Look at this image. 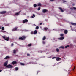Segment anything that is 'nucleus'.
Here are the masks:
<instances>
[{
	"label": "nucleus",
	"mask_w": 76,
	"mask_h": 76,
	"mask_svg": "<svg viewBox=\"0 0 76 76\" xmlns=\"http://www.w3.org/2000/svg\"><path fill=\"white\" fill-rule=\"evenodd\" d=\"M34 7H37V5L36 4H34Z\"/></svg>",
	"instance_id": "nucleus-33"
},
{
	"label": "nucleus",
	"mask_w": 76,
	"mask_h": 76,
	"mask_svg": "<svg viewBox=\"0 0 76 76\" xmlns=\"http://www.w3.org/2000/svg\"><path fill=\"white\" fill-rule=\"evenodd\" d=\"M22 37H20L19 38V40H22V41L24 40V39H25V38H26V37L24 36H22Z\"/></svg>",
	"instance_id": "nucleus-2"
},
{
	"label": "nucleus",
	"mask_w": 76,
	"mask_h": 76,
	"mask_svg": "<svg viewBox=\"0 0 76 76\" xmlns=\"http://www.w3.org/2000/svg\"><path fill=\"white\" fill-rule=\"evenodd\" d=\"M42 43L43 44H45V43L44 41L42 42Z\"/></svg>",
	"instance_id": "nucleus-37"
},
{
	"label": "nucleus",
	"mask_w": 76,
	"mask_h": 76,
	"mask_svg": "<svg viewBox=\"0 0 76 76\" xmlns=\"http://www.w3.org/2000/svg\"><path fill=\"white\" fill-rule=\"evenodd\" d=\"M72 5H73V6H74V5H73V4H72Z\"/></svg>",
	"instance_id": "nucleus-47"
},
{
	"label": "nucleus",
	"mask_w": 76,
	"mask_h": 76,
	"mask_svg": "<svg viewBox=\"0 0 76 76\" xmlns=\"http://www.w3.org/2000/svg\"><path fill=\"white\" fill-rule=\"evenodd\" d=\"M70 45H68L67 46H65V48H67V47H69Z\"/></svg>",
	"instance_id": "nucleus-24"
},
{
	"label": "nucleus",
	"mask_w": 76,
	"mask_h": 76,
	"mask_svg": "<svg viewBox=\"0 0 76 76\" xmlns=\"http://www.w3.org/2000/svg\"><path fill=\"white\" fill-rule=\"evenodd\" d=\"M15 70H18V67H16L15 68Z\"/></svg>",
	"instance_id": "nucleus-31"
},
{
	"label": "nucleus",
	"mask_w": 76,
	"mask_h": 76,
	"mask_svg": "<svg viewBox=\"0 0 76 76\" xmlns=\"http://www.w3.org/2000/svg\"><path fill=\"white\" fill-rule=\"evenodd\" d=\"M67 32H68L67 30H65L64 31V34H67Z\"/></svg>",
	"instance_id": "nucleus-17"
},
{
	"label": "nucleus",
	"mask_w": 76,
	"mask_h": 76,
	"mask_svg": "<svg viewBox=\"0 0 76 76\" xmlns=\"http://www.w3.org/2000/svg\"><path fill=\"white\" fill-rule=\"evenodd\" d=\"M34 34V33L33 31H31V35H32V34Z\"/></svg>",
	"instance_id": "nucleus-32"
},
{
	"label": "nucleus",
	"mask_w": 76,
	"mask_h": 76,
	"mask_svg": "<svg viewBox=\"0 0 76 76\" xmlns=\"http://www.w3.org/2000/svg\"><path fill=\"white\" fill-rule=\"evenodd\" d=\"M63 1V3H65V2H66V1Z\"/></svg>",
	"instance_id": "nucleus-39"
},
{
	"label": "nucleus",
	"mask_w": 76,
	"mask_h": 76,
	"mask_svg": "<svg viewBox=\"0 0 76 76\" xmlns=\"http://www.w3.org/2000/svg\"><path fill=\"white\" fill-rule=\"evenodd\" d=\"M6 67H7V68H8V69H11V68H12L13 66L12 65L9 64L8 65H7L6 66Z\"/></svg>",
	"instance_id": "nucleus-3"
},
{
	"label": "nucleus",
	"mask_w": 76,
	"mask_h": 76,
	"mask_svg": "<svg viewBox=\"0 0 76 76\" xmlns=\"http://www.w3.org/2000/svg\"><path fill=\"white\" fill-rule=\"evenodd\" d=\"M47 28H44V30L45 31H47Z\"/></svg>",
	"instance_id": "nucleus-23"
},
{
	"label": "nucleus",
	"mask_w": 76,
	"mask_h": 76,
	"mask_svg": "<svg viewBox=\"0 0 76 76\" xmlns=\"http://www.w3.org/2000/svg\"><path fill=\"white\" fill-rule=\"evenodd\" d=\"M8 64V61H6L5 62L4 64V66H7V65Z\"/></svg>",
	"instance_id": "nucleus-4"
},
{
	"label": "nucleus",
	"mask_w": 76,
	"mask_h": 76,
	"mask_svg": "<svg viewBox=\"0 0 76 76\" xmlns=\"http://www.w3.org/2000/svg\"><path fill=\"white\" fill-rule=\"evenodd\" d=\"M46 39V37H45V36H44L42 38V40H43V41L45 40V39Z\"/></svg>",
	"instance_id": "nucleus-19"
},
{
	"label": "nucleus",
	"mask_w": 76,
	"mask_h": 76,
	"mask_svg": "<svg viewBox=\"0 0 76 76\" xmlns=\"http://www.w3.org/2000/svg\"><path fill=\"white\" fill-rule=\"evenodd\" d=\"M39 28V27L38 26H37L36 27V29H38Z\"/></svg>",
	"instance_id": "nucleus-27"
},
{
	"label": "nucleus",
	"mask_w": 76,
	"mask_h": 76,
	"mask_svg": "<svg viewBox=\"0 0 76 76\" xmlns=\"http://www.w3.org/2000/svg\"><path fill=\"white\" fill-rule=\"evenodd\" d=\"M57 57H53L52 58V59H54V58H56Z\"/></svg>",
	"instance_id": "nucleus-34"
},
{
	"label": "nucleus",
	"mask_w": 76,
	"mask_h": 76,
	"mask_svg": "<svg viewBox=\"0 0 76 76\" xmlns=\"http://www.w3.org/2000/svg\"><path fill=\"white\" fill-rule=\"evenodd\" d=\"M70 9L71 10H73V9L74 10H76V8L75 7H73L72 8H71Z\"/></svg>",
	"instance_id": "nucleus-14"
},
{
	"label": "nucleus",
	"mask_w": 76,
	"mask_h": 76,
	"mask_svg": "<svg viewBox=\"0 0 76 76\" xmlns=\"http://www.w3.org/2000/svg\"><path fill=\"white\" fill-rule=\"evenodd\" d=\"M31 45H32V44H28V47H31Z\"/></svg>",
	"instance_id": "nucleus-28"
},
{
	"label": "nucleus",
	"mask_w": 76,
	"mask_h": 76,
	"mask_svg": "<svg viewBox=\"0 0 76 76\" xmlns=\"http://www.w3.org/2000/svg\"><path fill=\"white\" fill-rule=\"evenodd\" d=\"M38 74V72H37V75Z\"/></svg>",
	"instance_id": "nucleus-46"
},
{
	"label": "nucleus",
	"mask_w": 76,
	"mask_h": 76,
	"mask_svg": "<svg viewBox=\"0 0 76 76\" xmlns=\"http://www.w3.org/2000/svg\"><path fill=\"white\" fill-rule=\"evenodd\" d=\"M12 64L13 65H14L15 64H16V62L15 61H13L12 63Z\"/></svg>",
	"instance_id": "nucleus-13"
},
{
	"label": "nucleus",
	"mask_w": 76,
	"mask_h": 76,
	"mask_svg": "<svg viewBox=\"0 0 76 76\" xmlns=\"http://www.w3.org/2000/svg\"><path fill=\"white\" fill-rule=\"evenodd\" d=\"M56 51H57V52H59V49L58 48H57L56 49Z\"/></svg>",
	"instance_id": "nucleus-30"
},
{
	"label": "nucleus",
	"mask_w": 76,
	"mask_h": 76,
	"mask_svg": "<svg viewBox=\"0 0 76 76\" xmlns=\"http://www.w3.org/2000/svg\"><path fill=\"white\" fill-rule=\"evenodd\" d=\"M10 58V57L9 56H6L5 58L4 59L6 60V59H7V58Z\"/></svg>",
	"instance_id": "nucleus-15"
},
{
	"label": "nucleus",
	"mask_w": 76,
	"mask_h": 76,
	"mask_svg": "<svg viewBox=\"0 0 76 76\" xmlns=\"http://www.w3.org/2000/svg\"><path fill=\"white\" fill-rule=\"evenodd\" d=\"M18 50H13V53H14V54H16V51H18Z\"/></svg>",
	"instance_id": "nucleus-16"
},
{
	"label": "nucleus",
	"mask_w": 76,
	"mask_h": 76,
	"mask_svg": "<svg viewBox=\"0 0 76 76\" xmlns=\"http://www.w3.org/2000/svg\"><path fill=\"white\" fill-rule=\"evenodd\" d=\"M27 56H30V54H27Z\"/></svg>",
	"instance_id": "nucleus-41"
},
{
	"label": "nucleus",
	"mask_w": 76,
	"mask_h": 76,
	"mask_svg": "<svg viewBox=\"0 0 76 76\" xmlns=\"http://www.w3.org/2000/svg\"><path fill=\"white\" fill-rule=\"evenodd\" d=\"M40 9H41V7H39L38 8L37 10H40Z\"/></svg>",
	"instance_id": "nucleus-29"
},
{
	"label": "nucleus",
	"mask_w": 76,
	"mask_h": 76,
	"mask_svg": "<svg viewBox=\"0 0 76 76\" xmlns=\"http://www.w3.org/2000/svg\"><path fill=\"white\" fill-rule=\"evenodd\" d=\"M20 12H20H19L15 14V15H16V16H18L19 15V13Z\"/></svg>",
	"instance_id": "nucleus-18"
},
{
	"label": "nucleus",
	"mask_w": 76,
	"mask_h": 76,
	"mask_svg": "<svg viewBox=\"0 0 76 76\" xmlns=\"http://www.w3.org/2000/svg\"><path fill=\"white\" fill-rule=\"evenodd\" d=\"M58 39H60V40H63V39H64V37H61L59 38H58Z\"/></svg>",
	"instance_id": "nucleus-9"
},
{
	"label": "nucleus",
	"mask_w": 76,
	"mask_h": 76,
	"mask_svg": "<svg viewBox=\"0 0 76 76\" xmlns=\"http://www.w3.org/2000/svg\"><path fill=\"white\" fill-rule=\"evenodd\" d=\"M54 0H50V1H54Z\"/></svg>",
	"instance_id": "nucleus-40"
},
{
	"label": "nucleus",
	"mask_w": 76,
	"mask_h": 76,
	"mask_svg": "<svg viewBox=\"0 0 76 76\" xmlns=\"http://www.w3.org/2000/svg\"><path fill=\"white\" fill-rule=\"evenodd\" d=\"M34 34H37V31L35 30L34 31Z\"/></svg>",
	"instance_id": "nucleus-20"
},
{
	"label": "nucleus",
	"mask_w": 76,
	"mask_h": 76,
	"mask_svg": "<svg viewBox=\"0 0 76 76\" xmlns=\"http://www.w3.org/2000/svg\"><path fill=\"white\" fill-rule=\"evenodd\" d=\"M75 66L74 67V68L73 70H74V69H75Z\"/></svg>",
	"instance_id": "nucleus-44"
},
{
	"label": "nucleus",
	"mask_w": 76,
	"mask_h": 76,
	"mask_svg": "<svg viewBox=\"0 0 76 76\" xmlns=\"http://www.w3.org/2000/svg\"><path fill=\"white\" fill-rule=\"evenodd\" d=\"M1 27H0V29H1Z\"/></svg>",
	"instance_id": "nucleus-45"
},
{
	"label": "nucleus",
	"mask_w": 76,
	"mask_h": 76,
	"mask_svg": "<svg viewBox=\"0 0 76 76\" xmlns=\"http://www.w3.org/2000/svg\"><path fill=\"white\" fill-rule=\"evenodd\" d=\"M2 37L3 38H4L5 39V40H6V41H9V37H6L5 36H2Z\"/></svg>",
	"instance_id": "nucleus-1"
},
{
	"label": "nucleus",
	"mask_w": 76,
	"mask_h": 76,
	"mask_svg": "<svg viewBox=\"0 0 76 76\" xmlns=\"http://www.w3.org/2000/svg\"><path fill=\"white\" fill-rule=\"evenodd\" d=\"M18 27H15L14 28H13L12 31H17V28H18Z\"/></svg>",
	"instance_id": "nucleus-7"
},
{
	"label": "nucleus",
	"mask_w": 76,
	"mask_h": 76,
	"mask_svg": "<svg viewBox=\"0 0 76 76\" xmlns=\"http://www.w3.org/2000/svg\"><path fill=\"white\" fill-rule=\"evenodd\" d=\"M40 25H42V23H40Z\"/></svg>",
	"instance_id": "nucleus-42"
},
{
	"label": "nucleus",
	"mask_w": 76,
	"mask_h": 76,
	"mask_svg": "<svg viewBox=\"0 0 76 76\" xmlns=\"http://www.w3.org/2000/svg\"><path fill=\"white\" fill-rule=\"evenodd\" d=\"M4 27H2V30H4Z\"/></svg>",
	"instance_id": "nucleus-35"
},
{
	"label": "nucleus",
	"mask_w": 76,
	"mask_h": 76,
	"mask_svg": "<svg viewBox=\"0 0 76 76\" xmlns=\"http://www.w3.org/2000/svg\"><path fill=\"white\" fill-rule=\"evenodd\" d=\"M2 32H3L4 31H2Z\"/></svg>",
	"instance_id": "nucleus-48"
},
{
	"label": "nucleus",
	"mask_w": 76,
	"mask_h": 76,
	"mask_svg": "<svg viewBox=\"0 0 76 76\" xmlns=\"http://www.w3.org/2000/svg\"><path fill=\"white\" fill-rule=\"evenodd\" d=\"M38 6H41V3H39L38 4Z\"/></svg>",
	"instance_id": "nucleus-26"
},
{
	"label": "nucleus",
	"mask_w": 76,
	"mask_h": 76,
	"mask_svg": "<svg viewBox=\"0 0 76 76\" xmlns=\"http://www.w3.org/2000/svg\"><path fill=\"white\" fill-rule=\"evenodd\" d=\"M28 22V20L27 19H26L23 20V23H25V22Z\"/></svg>",
	"instance_id": "nucleus-5"
},
{
	"label": "nucleus",
	"mask_w": 76,
	"mask_h": 76,
	"mask_svg": "<svg viewBox=\"0 0 76 76\" xmlns=\"http://www.w3.org/2000/svg\"><path fill=\"white\" fill-rule=\"evenodd\" d=\"M59 48L60 49V48H62V49H64V47L63 46H61L59 47Z\"/></svg>",
	"instance_id": "nucleus-10"
},
{
	"label": "nucleus",
	"mask_w": 76,
	"mask_h": 76,
	"mask_svg": "<svg viewBox=\"0 0 76 76\" xmlns=\"http://www.w3.org/2000/svg\"><path fill=\"white\" fill-rule=\"evenodd\" d=\"M71 25H76V23H71Z\"/></svg>",
	"instance_id": "nucleus-25"
},
{
	"label": "nucleus",
	"mask_w": 76,
	"mask_h": 76,
	"mask_svg": "<svg viewBox=\"0 0 76 76\" xmlns=\"http://www.w3.org/2000/svg\"><path fill=\"white\" fill-rule=\"evenodd\" d=\"M20 64L21 65V66H24V65H25V64L23 63H20Z\"/></svg>",
	"instance_id": "nucleus-22"
},
{
	"label": "nucleus",
	"mask_w": 76,
	"mask_h": 76,
	"mask_svg": "<svg viewBox=\"0 0 76 76\" xmlns=\"http://www.w3.org/2000/svg\"><path fill=\"white\" fill-rule=\"evenodd\" d=\"M59 9L60 10L61 12H64V11H63V9L62 8H61V7H59Z\"/></svg>",
	"instance_id": "nucleus-11"
},
{
	"label": "nucleus",
	"mask_w": 76,
	"mask_h": 76,
	"mask_svg": "<svg viewBox=\"0 0 76 76\" xmlns=\"http://www.w3.org/2000/svg\"><path fill=\"white\" fill-rule=\"evenodd\" d=\"M35 16V15L33 14V15L32 16H31V18H34Z\"/></svg>",
	"instance_id": "nucleus-21"
},
{
	"label": "nucleus",
	"mask_w": 76,
	"mask_h": 76,
	"mask_svg": "<svg viewBox=\"0 0 76 76\" xmlns=\"http://www.w3.org/2000/svg\"><path fill=\"white\" fill-rule=\"evenodd\" d=\"M12 46H13V43H12L11 44V47H12Z\"/></svg>",
	"instance_id": "nucleus-38"
},
{
	"label": "nucleus",
	"mask_w": 76,
	"mask_h": 76,
	"mask_svg": "<svg viewBox=\"0 0 76 76\" xmlns=\"http://www.w3.org/2000/svg\"><path fill=\"white\" fill-rule=\"evenodd\" d=\"M46 12H48V10H47L45 9L42 10L43 13H45Z\"/></svg>",
	"instance_id": "nucleus-8"
},
{
	"label": "nucleus",
	"mask_w": 76,
	"mask_h": 76,
	"mask_svg": "<svg viewBox=\"0 0 76 76\" xmlns=\"http://www.w3.org/2000/svg\"><path fill=\"white\" fill-rule=\"evenodd\" d=\"M2 72V70H0V72Z\"/></svg>",
	"instance_id": "nucleus-43"
},
{
	"label": "nucleus",
	"mask_w": 76,
	"mask_h": 76,
	"mask_svg": "<svg viewBox=\"0 0 76 76\" xmlns=\"http://www.w3.org/2000/svg\"><path fill=\"white\" fill-rule=\"evenodd\" d=\"M60 35L61 36V37H62V36H63V35H64L63 34H60Z\"/></svg>",
	"instance_id": "nucleus-36"
},
{
	"label": "nucleus",
	"mask_w": 76,
	"mask_h": 76,
	"mask_svg": "<svg viewBox=\"0 0 76 76\" xmlns=\"http://www.w3.org/2000/svg\"><path fill=\"white\" fill-rule=\"evenodd\" d=\"M56 60L57 61H59V60H61V58H59L58 57H57Z\"/></svg>",
	"instance_id": "nucleus-6"
},
{
	"label": "nucleus",
	"mask_w": 76,
	"mask_h": 76,
	"mask_svg": "<svg viewBox=\"0 0 76 76\" xmlns=\"http://www.w3.org/2000/svg\"><path fill=\"white\" fill-rule=\"evenodd\" d=\"M6 11H3L0 12L1 14H4L6 13Z\"/></svg>",
	"instance_id": "nucleus-12"
}]
</instances>
